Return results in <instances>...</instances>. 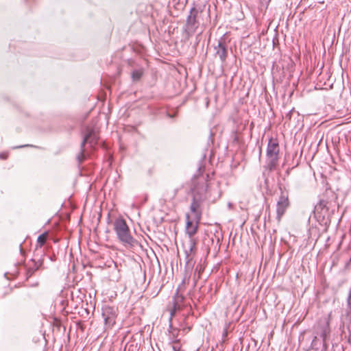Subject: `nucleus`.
<instances>
[{
	"label": "nucleus",
	"mask_w": 351,
	"mask_h": 351,
	"mask_svg": "<svg viewBox=\"0 0 351 351\" xmlns=\"http://www.w3.org/2000/svg\"><path fill=\"white\" fill-rule=\"evenodd\" d=\"M204 167H199L197 174L191 180V191L193 199L190 206L191 214L186 215L185 227L186 233L191 239L197 232L202 215V205L208 198L209 176L204 175Z\"/></svg>",
	"instance_id": "1"
},
{
	"label": "nucleus",
	"mask_w": 351,
	"mask_h": 351,
	"mask_svg": "<svg viewBox=\"0 0 351 351\" xmlns=\"http://www.w3.org/2000/svg\"><path fill=\"white\" fill-rule=\"evenodd\" d=\"M113 230L119 241L125 247H134L138 241L132 235L129 226L123 218L116 219L113 223Z\"/></svg>",
	"instance_id": "2"
},
{
	"label": "nucleus",
	"mask_w": 351,
	"mask_h": 351,
	"mask_svg": "<svg viewBox=\"0 0 351 351\" xmlns=\"http://www.w3.org/2000/svg\"><path fill=\"white\" fill-rule=\"evenodd\" d=\"M280 146L276 138H270L267 147V165L265 169L272 171L276 169L279 160Z\"/></svg>",
	"instance_id": "3"
},
{
	"label": "nucleus",
	"mask_w": 351,
	"mask_h": 351,
	"mask_svg": "<svg viewBox=\"0 0 351 351\" xmlns=\"http://www.w3.org/2000/svg\"><path fill=\"white\" fill-rule=\"evenodd\" d=\"M199 11L195 7H193L189 12L186 21L184 31L188 37L192 36L199 27L197 15Z\"/></svg>",
	"instance_id": "4"
},
{
	"label": "nucleus",
	"mask_w": 351,
	"mask_h": 351,
	"mask_svg": "<svg viewBox=\"0 0 351 351\" xmlns=\"http://www.w3.org/2000/svg\"><path fill=\"white\" fill-rule=\"evenodd\" d=\"M101 311V315L104 320L105 328H112L116 323V319L118 315L117 308L114 306L105 305L102 307Z\"/></svg>",
	"instance_id": "5"
},
{
	"label": "nucleus",
	"mask_w": 351,
	"mask_h": 351,
	"mask_svg": "<svg viewBox=\"0 0 351 351\" xmlns=\"http://www.w3.org/2000/svg\"><path fill=\"white\" fill-rule=\"evenodd\" d=\"M290 206L289 193L287 191H282L276 204V219L280 222L282 217Z\"/></svg>",
	"instance_id": "6"
},
{
	"label": "nucleus",
	"mask_w": 351,
	"mask_h": 351,
	"mask_svg": "<svg viewBox=\"0 0 351 351\" xmlns=\"http://www.w3.org/2000/svg\"><path fill=\"white\" fill-rule=\"evenodd\" d=\"M99 138V134L95 129L87 128L81 147H84L85 144L88 143L91 147H94L97 145Z\"/></svg>",
	"instance_id": "7"
},
{
	"label": "nucleus",
	"mask_w": 351,
	"mask_h": 351,
	"mask_svg": "<svg viewBox=\"0 0 351 351\" xmlns=\"http://www.w3.org/2000/svg\"><path fill=\"white\" fill-rule=\"evenodd\" d=\"M184 300V297L178 293V291L175 294L172 302L169 304L168 308L170 313L171 319L174 316L177 310L180 309L181 304Z\"/></svg>",
	"instance_id": "8"
},
{
	"label": "nucleus",
	"mask_w": 351,
	"mask_h": 351,
	"mask_svg": "<svg viewBox=\"0 0 351 351\" xmlns=\"http://www.w3.org/2000/svg\"><path fill=\"white\" fill-rule=\"evenodd\" d=\"M43 263V260L36 261L31 259L26 265V278H30L37 270H38Z\"/></svg>",
	"instance_id": "9"
},
{
	"label": "nucleus",
	"mask_w": 351,
	"mask_h": 351,
	"mask_svg": "<svg viewBox=\"0 0 351 351\" xmlns=\"http://www.w3.org/2000/svg\"><path fill=\"white\" fill-rule=\"evenodd\" d=\"M331 319V313H330L326 317L321 319L320 322H322L324 326L322 328L320 336L322 337L323 341H325L326 337L330 333V321Z\"/></svg>",
	"instance_id": "10"
},
{
	"label": "nucleus",
	"mask_w": 351,
	"mask_h": 351,
	"mask_svg": "<svg viewBox=\"0 0 351 351\" xmlns=\"http://www.w3.org/2000/svg\"><path fill=\"white\" fill-rule=\"evenodd\" d=\"M186 264L190 265L193 261L196 253V243L194 239H191L189 250H185Z\"/></svg>",
	"instance_id": "11"
},
{
	"label": "nucleus",
	"mask_w": 351,
	"mask_h": 351,
	"mask_svg": "<svg viewBox=\"0 0 351 351\" xmlns=\"http://www.w3.org/2000/svg\"><path fill=\"white\" fill-rule=\"evenodd\" d=\"M328 210V201L325 199H321L315 207V213H322L323 212L326 213Z\"/></svg>",
	"instance_id": "12"
},
{
	"label": "nucleus",
	"mask_w": 351,
	"mask_h": 351,
	"mask_svg": "<svg viewBox=\"0 0 351 351\" xmlns=\"http://www.w3.org/2000/svg\"><path fill=\"white\" fill-rule=\"evenodd\" d=\"M217 55L219 57V58L222 61H224L227 57L226 47L221 43H219L218 45V49L217 50Z\"/></svg>",
	"instance_id": "13"
},
{
	"label": "nucleus",
	"mask_w": 351,
	"mask_h": 351,
	"mask_svg": "<svg viewBox=\"0 0 351 351\" xmlns=\"http://www.w3.org/2000/svg\"><path fill=\"white\" fill-rule=\"evenodd\" d=\"M48 232H45L38 236L36 242V249L42 247L46 243L47 239L48 238Z\"/></svg>",
	"instance_id": "14"
},
{
	"label": "nucleus",
	"mask_w": 351,
	"mask_h": 351,
	"mask_svg": "<svg viewBox=\"0 0 351 351\" xmlns=\"http://www.w3.org/2000/svg\"><path fill=\"white\" fill-rule=\"evenodd\" d=\"M204 267L202 265H197L195 273H194V280H195V285L196 284V282L200 278L201 274L204 271Z\"/></svg>",
	"instance_id": "15"
},
{
	"label": "nucleus",
	"mask_w": 351,
	"mask_h": 351,
	"mask_svg": "<svg viewBox=\"0 0 351 351\" xmlns=\"http://www.w3.org/2000/svg\"><path fill=\"white\" fill-rule=\"evenodd\" d=\"M143 75V72L140 70L134 71L132 73V77L134 80H138Z\"/></svg>",
	"instance_id": "16"
},
{
	"label": "nucleus",
	"mask_w": 351,
	"mask_h": 351,
	"mask_svg": "<svg viewBox=\"0 0 351 351\" xmlns=\"http://www.w3.org/2000/svg\"><path fill=\"white\" fill-rule=\"evenodd\" d=\"M84 148L81 147V152L77 156V160L80 163L82 162L85 158V156L84 154Z\"/></svg>",
	"instance_id": "17"
},
{
	"label": "nucleus",
	"mask_w": 351,
	"mask_h": 351,
	"mask_svg": "<svg viewBox=\"0 0 351 351\" xmlns=\"http://www.w3.org/2000/svg\"><path fill=\"white\" fill-rule=\"evenodd\" d=\"M8 157V154L7 152H1L0 153V158L2 160H5Z\"/></svg>",
	"instance_id": "18"
},
{
	"label": "nucleus",
	"mask_w": 351,
	"mask_h": 351,
	"mask_svg": "<svg viewBox=\"0 0 351 351\" xmlns=\"http://www.w3.org/2000/svg\"><path fill=\"white\" fill-rule=\"evenodd\" d=\"M173 351H184L180 349V347L179 346H177V345L173 346Z\"/></svg>",
	"instance_id": "19"
},
{
	"label": "nucleus",
	"mask_w": 351,
	"mask_h": 351,
	"mask_svg": "<svg viewBox=\"0 0 351 351\" xmlns=\"http://www.w3.org/2000/svg\"><path fill=\"white\" fill-rule=\"evenodd\" d=\"M316 339H317V337H315L313 341H315Z\"/></svg>",
	"instance_id": "20"
},
{
	"label": "nucleus",
	"mask_w": 351,
	"mask_h": 351,
	"mask_svg": "<svg viewBox=\"0 0 351 351\" xmlns=\"http://www.w3.org/2000/svg\"><path fill=\"white\" fill-rule=\"evenodd\" d=\"M271 0H268V1H270Z\"/></svg>",
	"instance_id": "21"
}]
</instances>
